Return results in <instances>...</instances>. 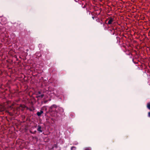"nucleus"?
Returning <instances> with one entry per match:
<instances>
[{"mask_svg":"<svg viewBox=\"0 0 150 150\" xmlns=\"http://www.w3.org/2000/svg\"><path fill=\"white\" fill-rule=\"evenodd\" d=\"M108 20V23H107V24L109 25L112 24L114 23V18H112V17H110L108 18V19L106 20V21H107V20Z\"/></svg>","mask_w":150,"mask_h":150,"instance_id":"f257e3e1","label":"nucleus"},{"mask_svg":"<svg viewBox=\"0 0 150 150\" xmlns=\"http://www.w3.org/2000/svg\"><path fill=\"white\" fill-rule=\"evenodd\" d=\"M42 127L40 125H38V126L37 130L40 132H42Z\"/></svg>","mask_w":150,"mask_h":150,"instance_id":"f03ea898","label":"nucleus"},{"mask_svg":"<svg viewBox=\"0 0 150 150\" xmlns=\"http://www.w3.org/2000/svg\"><path fill=\"white\" fill-rule=\"evenodd\" d=\"M43 113V112L42 110H40V112H37V115L39 117Z\"/></svg>","mask_w":150,"mask_h":150,"instance_id":"7ed1b4c3","label":"nucleus"},{"mask_svg":"<svg viewBox=\"0 0 150 150\" xmlns=\"http://www.w3.org/2000/svg\"><path fill=\"white\" fill-rule=\"evenodd\" d=\"M25 107V106L24 105H21L19 106V108L21 109V108H22V109H24Z\"/></svg>","mask_w":150,"mask_h":150,"instance_id":"20e7f679","label":"nucleus"},{"mask_svg":"<svg viewBox=\"0 0 150 150\" xmlns=\"http://www.w3.org/2000/svg\"><path fill=\"white\" fill-rule=\"evenodd\" d=\"M55 121V119L52 118H51L50 120V122L52 124H53L54 122Z\"/></svg>","mask_w":150,"mask_h":150,"instance_id":"39448f33","label":"nucleus"},{"mask_svg":"<svg viewBox=\"0 0 150 150\" xmlns=\"http://www.w3.org/2000/svg\"><path fill=\"white\" fill-rule=\"evenodd\" d=\"M58 110L59 111H60L62 112H64L63 109L61 108H58Z\"/></svg>","mask_w":150,"mask_h":150,"instance_id":"423d86ee","label":"nucleus"},{"mask_svg":"<svg viewBox=\"0 0 150 150\" xmlns=\"http://www.w3.org/2000/svg\"><path fill=\"white\" fill-rule=\"evenodd\" d=\"M44 96V94H42L41 95H39V96H36V98H43Z\"/></svg>","mask_w":150,"mask_h":150,"instance_id":"0eeeda50","label":"nucleus"},{"mask_svg":"<svg viewBox=\"0 0 150 150\" xmlns=\"http://www.w3.org/2000/svg\"><path fill=\"white\" fill-rule=\"evenodd\" d=\"M147 107L150 110V102L147 103Z\"/></svg>","mask_w":150,"mask_h":150,"instance_id":"6e6552de","label":"nucleus"},{"mask_svg":"<svg viewBox=\"0 0 150 150\" xmlns=\"http://www.w3.org/2000/svg\"><path fill=\"white\" fill-rule=\"evenodd\" d=\"M30 132L31 134H35L36 133V131L35 130V131L34 132H33L31 131L30 130Z\"/></svg>","mask_w":150,"mask_h":150,"instance_id":"1a4fd4ad","label":"nucleus"},{"mask_svg":"<svg viewBox=\"0 0 150 150\" xmlns=\"http://www.w3.org/2000/svg\"><path fill=\"white\" fill-rule=\"evenodd\" d=\"M57 107V106L55 105H53L51 107V108H56Z\"/></svg>","mask_w":150,"mask_h":150,"instance_id":"9d476101","label":"nucleus"},{"mask_svg":"<svg viewBox=\"0 0 150 150\" xmlns=\"http://www.w3.org/2000/svg\"><path fill=\"white\" fill-rule=\"evenodd\" d=\"M76 149V147L75 146H72L71 147V150H75Z\"/></svg>","mask_w":150,"mask_h":150,"instance_id":"9b49d317","label":"nucleus"},{"mask_svg":"<svg viewBox=\"0 0 150 150\" xmlns=\"http://www.w3.org/2000/svg\"><path fill=\"white\" fill-rule=\"evenodd\" d=\"M54 147H55L56 148L57 147V145L56 144H54L53 146L52 147V149H53Z\"/></svg>","mask_w":150,"mask_h":150,"instance_id":"f8f14e48","label":"nucleus"},{"mask_svg":"<svg viewBox=\"0 0 150 150\" xmlns=\"http://www.w3.org/2000/svg\"><path fill=\"white\" fill-rule=\"evenodd\" d=\"M85 150H91V149L89 148H87L85 149Z\"/></svg>","mask_w":150,"mask_h":150,"instance_id":"ddd939ff","label":"nucleus"},{"mask_svg":"<svg viewBox=\"0 0 150 150\" xmlns=\"http://www.w3.org/2000/svg\"><path fill=\"white\" fill-rule=\"evenodd\" d=\"M148 117H150V112L148 113Z\"/></svg>","mask_w":150,"mask_h":150,"instance_id":"4468645a","label":"nucleus"},{"mask_svg":"<svg viewBox=\"0 0 150 150\" xmlns=\"http://www.w3.org/2000/svg\"><path fill=\"white\" fill-rule=\"evenodd\" d=\"M29 110L30 111H33V110L31 108H29Z\"/></svg>","mask_w":150,"mask_h":150,"instance_id":"2eb2a0df","label":"nucleus"},{"mask_svg":"<svg viewBox=\"0 0 150 150\" xmlns=\"http://www.w3.org/2000/svg\"><path fill=\"white\" fill-rule=\"evenodd\" d=\"M38 94H41V92L40 91H38Z\"/></svg>","mask_w":150,"mask_h":150,"instance_id":"dca6fc26","label":"nucleus"},{"mask_svg":"<svg viewBox=\"0 0 150 150\" xmlns=\"http://www.w3.org/2000/svg\"><path fill=\"white\" fill-rule=\"evenodd\" d=\"M47 102V100H46V101H45L44 102H45V103H46Z\"/></svg>","mask_w":150,"mask_h":150,"instance_id":"f3484780","label":"nucleus"},{"mask_svg":"<svg viewBox=\"0 0 150 150\" xmlns=\"http://www.w3.org/2000/svg\"><path fill=\"white\" fill-rule=\"evenodd\" d=\"M94 17H93H93H92V18H93V19H94Z\"/></svg>","mask_w":150,"mask_h":150,"instance_id":"a211bd4d","label":"nucleus"},{"mask_svg":"<svg viewBox=\"0 0 150 150\" xmlns=\"http://www.w3.org/2000/svg\"><path fill=\"white\" fill-rule=\"evenodd\" d=\"M100 23L101 25H102L103 23L102 22H100Z\"/></svg>","mask_w":150,"mask_h":150,"instance_id":"6ab92c4d","label":"nucleus"},{"mask_svg":"<svg viewBox=\"0 0 150 150\" xmlns=\"http://www.w3.org/2000/svg\"><path fill=\"white\" fill-rule=\"evenodd\" d=\"M99 21V22H100V21H99V20H98V21Z\"/></svg>","mask_w":150,"mask_h":150,"instance_id":"aec40b11","label":"nucleus"},{"mask_svg":"<svg viewBox=\"0 0 150 150\" xmlns=\"http://www.w3.org/2000/svg\"><path fill=\"white\" fill-rule=\"evenodd\" d=\"M104 24H104V23H103V25L104 26Z\"/></svg>","mask_w":150,"mask_h":150,"instance_id":"412c9836","label":"nucleus"}]
</instances>
